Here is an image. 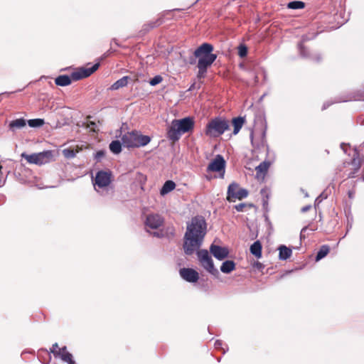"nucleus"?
<instances>
[{"label": "nucleus", "instance_id": "f257e3e1", "mask_svg": "<svg viewBox=\"0 0 364 364\" xmlns=\"http://www.w3.org/2000/svg\"><path fill=\"white\" fill-rule=\"evenodd\" d=\"M206 233V223L202 217H195L187 226L183 249L186 255H192L200 247Z\"/></svg>", "mask_w": 364, "mask_h": 364}, {"label": "nucleus", "instance_id": "f03ea898", "mask_svg": "<svg viewBox=\"0 0 364 364\" xmlns=\"http://www.w3.org/2000/svg\"><path fill=\"white\" fill-rule=\"evenodd\" d=\"M213 46L208 43H204L198 47L194 51V56L198 59L197 68L198 69L197 77L204 78L208 68L215 62L217 55L213 53Z\"/></svg>", "mask_w": 364, "mask_h": 364}, {"label": "nucleus", "instance_id": "7ed1b4c3", "mask_svg": "<svg viewBox=\"0 0 364 364\" xmlns=\"http://www.w3.org/2000/svg\"><path fill=\"white\" fill-rule=\"evenodd\" d=\"M99 66L100 63H97L90 68H80L72 73L70 76L65 75L58 76L55 78V82L59 86L69 85L72 82V80L77 81L90 76L99 68Z\"/></svg>", "mask_w": 364, "mask_h": 364}, {"label": "nucleus", "instance_id": "20e7f679", "mask_svg": "<svg viewBox=\"0 0 364 364\" xmlns=\"http://www.w3.org/2000/svg\"><path fill=\"white\" fill-rule=\"evenodd\" d=\"M194 127V122L190 117L174 119L168 130V136L173 141L178 140L182 134L188 132Z\"/></svg>", "mask_w": 364, "mask_h": 364}, {"label": "nucleus", "instance_id": "39448f33", "mask_svg": "<svg viewBox=\"0 0 364 364\" xmlns=\"http://www.w3.org/2000/svg\"><path fill=\"white\" fill-rule=\"evenodd\" d=\"M122 144L128 148L144 146L148 144L151 138L149 136L142 135L138 131L127 132L122 136Z\"/></svg>", "mask_w": 364, "mask_h": 364}, {"label": "nucleus", "instance_id": "423d86ee", "mask_svg": "<svg viewBox=\"0 0 364 364\" xmlns=\"http://www.w3.org/2000/svg\"><path fill=\"white\" fill-rule=\"evenodd\" d=\"M229 128L228 122L225 119L216 117L211 119L205 128V135L210 138L218 137Z\"/></svg>", "mask_w": 364, "mask_h": 364}, {"label": "nucleus", "instance_id": "0eeeda50", "mask_svg": "<svg viewBox=\"0 0 364 364\" xmlns=\"http://www.w3.org/2000/svg\"><path fill=\"white\" fill-rule=\"evenodd\" d=\"M21 156L22 158H24L28 164L38 166H41L55 160L54 151L51 150L32 154L22 153Z\"/></svg>", "mask_w": 364, "mask_h": 364}, {"label": "nucleus", "instance_id": "6e6552de", "mask_svg": "<svg viewBox=\"0 0 364 364\" xmlns=\"http://www.w3.org/2000/svg\"><path fill=\"white\" fill-rule=\"evenodd\" d=\"M197 256L200 265L210 274L217 275L218 269L215 267L213 261L206 250H200L197 252Z\"/></svg>", "mask_w": 364, "mask_h": 364}, {"label": "nucleus", "instance_id": "1a4fd4ad", "mask_svg": "<svg viewBox=\"0 0 364 364\" xmlns=\"http://www.w3.org/2000/svg\"><path fill=\"white\" fill-rule=\"evenodd\" d=\"M113 181V176L110 171H100L97 172L94 179V186L98 191L100 188H105Z\"/></svg>", "mask_w": 364, "mask_h": 364}, {"label": "nucleus", "instance_id": "9d476101", "mask_svg": "<svg viewBox=\"0 0 364 364\" xmlns=\"http://www.w3.org/2000/svg\"><path fill=\"white\" fill-rule=\"evenodd\" d=\"M248 196L247 190L239 188V185L236 183H232L228 188L227 200L229 202H234L235 199L242 200Z\"/></svg>", "mask_w": 364, "mask_h": 364}, {"label": "nucleus", "instance_id": "9b49d317", "mask_svg": "<svg viewBox=\"0 0 364 364\" xmlns=\"http://www.w3.org/2000/svg\"><path fill=\"white\" fill-rule=\"evenodd\" d=\"M225 161L223 157L218 154L215 159L210 162L208 166L207 171L211 172H217L220 178H223L225 175Z\"/></svg>", "mask_w": 364, "mask_h": 364}, {"label": "nucleus", "instance_id": "f8f14e48", "mask_svg": "<svg viewBox=\"0 0 364 364\" xmlns=\"http://www.w3.org/2000/svg\"><path fill=\"white\" fill-rule=\"evenodd\" d=\"M179 274L182 279L190 283L197 282L199 279L198 272L192 268H182Z\"/></svg>", "mask_w": 364, "mask_h": 364}, {"label": "nucleus", "instance_id": "ddd939ff", "mask_svg": "<svg viewBox=\"0 0 364 364\" xmlns=\"http://www.w3.org/2000/svg\"><path fill=\"white\" fill-rule=\"evenodd\" d=\"M210 250L213 256L219 260L224 259L229 255V250L227 247L215 245H212L210 247Z\"/></svg>", "mask_w": 364, "mask_h": 364}, {"label": "nucleus", "instance_id": "4468645a", "mask_svg": "<svg viewBox=\"0 0 364 364\" xmlns=\"http://www.w3.org/2000/svg\"><path fill=\"white\" fill-rule=\"evenodd\" d=\"M270 166L271 162L269 161H264L263 162L260 163L259 165L255 168V178L258 181H263Z\"/></svg>", "mask_w": 364, "mask_h": 364}, {"label": "nucleus", "instance_id": "2eb2a0df", "mask_svg": "<svg viewBox=\"0 0 364 364\" xmlns=\"http://www.w3.org/2000/svg\"><path fill=\"white\" fill-rule=\"evenodd\" d=\"M163 223L162 218L157 214L149 215L146 218V225L151 229H156L161 225Z\"/></svg>", "mask_w": 364, "mask_h": 364}, {"label": "nucleus", "instance_id": "dca6fc26", "mask_svg": "<svg viewBox=\"0 0 364 364\" xmlns=\"http://www.w3.org/2000/svg\"><path fill=\"white\" fill-rule=\"evenodd\" d=\"M57 357H60L63 361L69 364H75V361L73 360V355L67 350L66 347L59 348L58 355Z\"/></svg>", "mask_w": 364, "mask_h": 364}, {"label": "nucleus", "instance_id": "f3484780", "mask_svg": "<svg viewBox=\"0 0 364 364\" xmlns=\"http://www.w3.org/2000/svg\"><path fill=\"white\" fill-rule=\"evenodd\" d=\"M262 248L261 242L257 240L250 246V250L256 258L259 259L262 257Z\"/></svg>", "mask_w": 364, "mask_h": 364}, {"label": "nucleus", "instance_id": "a211bd4d", "mask_svg": "<svg viewBox=\"0 0 364 364\" xmlns=\"http://www.w3.org/2000/svg\"><path fill=\"white\" fill-rule=\"evenodd\" d=\"M235 269V263L232 260H226L223 262L220 271L225 274H229Z\"/></svg>", "mask_w": 364, "mask_h": 364}, {"label": "nucleus", "instance_id": "6ab92c4d", "mask_svg": "<svg viewBox=\"0 0 364 364\" xmlns=\"http://www.w3.org/2000/svg\"><path fill=\"white\" fill-rule=\"evenodd\" d=\"M129 80V77L124 76L119 80H117L114 84L110 87V90H117L121 87H124L127 85L128 80Z\"/></svg>", "mask_w": 364, "mask_h": 364}, {"label": "nucleus", "instance_id": "aec40b11", "mask_svg": "<svg viewBox=\"0 0 364 364\" xmlns=\"http://www.w3.org/2000/svg\"><path fill=\"white\" fill-rule=\"evenodd\" d=\"M26 120L24 119L20 118L15 120L11 121L9 123V129L12 131H15L18 129H21L26 126Z\"/></svg>", "mask_w": 364, "mask_h": 364}, {"label": "nucleus", "instance_id": "412c9836", "mask_svg": "<svg viewBox=\"0 0 364 364\" xmlns=\"http://www.w3.org/2000/svg\"><path fill=\"white\" fill-rule=\"evenodd\" d=\"M176 188V183L173 181H167L164 183V186H162L161 191H160V194L161 196H164L167 193H168L169 192L172 191L173 190H174Z\"/></svg>", "mask_w": 364, "mask_h": 364}, {"label": "nucleus", "instance_id": "4be33fe9", "mask_svg": "<svg viewBox=\"0 0 364 364\" xmlns=\"http://www.w3.org/2000/svg\"><path fill=\"white\" fill-rule=\"evenodd\" d=\"M245 122V118L241 117H236L232 119V123L234 127V130H233L234 134H237L240 132V130L242 128V127L243 126Z\"/></svg>", "mask_w": 364, "mask_h": 364}, {"label": "nucleus", "instance_id": "5701e85b", "mask_svg": "<svg viewBox=\"0 0 364 364\" xmlns=\"http://www.w3.org/2000/svg\"><path fill=\"white\" fill-rule=\"evenodd\" d=\"M279 257L282 260H285V259L289 258L292 253L291 250L287 247L284 245H281L279 248Z\"/></svg>", "mask_w": 364, "mask_h": 364}, {"label": "nucleus", "instance_id": "b1692460", "mask_svg": "<svg viewBox=\"0 0 364 364\" xmlns=\"http://www.w3.org/2000/svg\"><path fill=\"white\" fill-rule=\"evenodd\" d=\"M330 248L328 245L321 246L318 252H317L316 260L318 261L325 257L328 254Z\"/></svg>", "mask_w": 364, "mask_h": 364}, {"label": "nucleus", "instance_id": "393cba45", "mask_svg": "<svg viewBox=\"0 0 364 364\" xmlns=\"http://www.w3.org/2000/svg\"><path fill=\"white\" fill-rule=\"evenodd\" d=\"M109 149L114 154H119L122 151V144L119 141H113L109 144Z\"/></svg>", "mask_w": 364, "mask_h": 364}, {"label": "nucleus", "instance_id": "a878e982", "mask_svg": "<svg viewBox=\"0 0 364 364\" xmlns=\"http://www.w3.org/2000/svg\"><path fill=\"white\" fill-rule=\"evenodd\" d=\"M305 4L301 1H294L288 4V8L291 9H304Z\"/></svg>", "mask_w": 364, "mask_h": 364}, {"label": "nucleus", "instance_id": "bb28decb", "mask_svg": "<svg viewBox=\"0 0 364 364\" xmlns=\"http://www.w3.org/2000/svg\"><path fill=\"white\" fill-rule=\"evenodd\" d=\"M28 124L31 127H39L44 124V120L42 119H29Z\"/></svg>", "mask_w": 364, "mask_h": 364}, {"label": "nucleus", "instance_id": "cd10ccee", "mask_svg": "<svg viewBox=\"0 0 364 364\" xmlns=\"http://www.w3.org/2000/svg\"><path fill=\"white\" fill-rule=\"evenodd\" d=\"M63 154L65 158H73L76 152L72 149H65L63 150Z\"/></svg>", "mask_w": 364, "mask_h": 364}, {"label": "nucleus", "instance_id": "c85d7f7f", "mask_svg": "<svg viewBox=\"0 0 364 364\" xmlns=\"http://www.w3.org/2000/svg\"><path fill=\"white\" fill-rule=\"evenodd\" d=\"M163 80V78L161 75H156L153 78H151L149 81V84L152 86H155L159 83H161Z\"/></svg>", "mask_w": 364, "mask_h": 364}, {"label": "nucleus", "instance_id": "c756f323", "mask_svg": "<svg viewBox=\"0 0 364 364\" xmlns=\"http://www.w3.org/2000/svg\"><path fill=\"white\" fill-rule=\"evenodd\" d=\"M247 206L251 208V207H252V204H247V203H240L238 205H236L235 206V208L238 212H242V211H244L245 208H246Z\"/></svg>", "mask_w": 364, "mask_h": 364}, {"label": "nucleus", "instance_id": "7c9ffc66", "mask_svg": "<svg viewBox=\"0 0 364 364\" xmlns=\"http://www.w3.org/2000/svg\"><path fill=\"white\" fill-rule=\"evenodd\" d=\"M247 49L245 46H240L238 48V54L240 57L243 58L247 55Z\"/></svg>", "mask_w": 364, "mask_h": 364}, {"label": "nucleus", "instance_id": "2f4dec72", "mask_svg": "<svg viewBox=\"0 0 364 364\" xmlns=\"http://www.w3.org/2000/svg\"><path fill=\"white\" fill-rule=\"evenodd\" d=\"M59 348H60L58 343H55L53 345L52 348H50V353H53V355L57 357L58 355V350Z\"/></svg>", "mask_w": 364, "mask_h": 364}, {"label": "nucleus", "instance_id": "473e14b6", "mask_svg": "<svg viewBox=\"0 0 364 364\" xmlns=\"http://www.w3.org/2000/svg\"><path fill=\"white\" fill-rule=\"evenodd\" d=\"M137 179L140 181L142 185H144L146 181V177L141 173H137Z\"/></svg>", "mask_w": 364, "mask_h": 364}, {"label": "nucleus", "instance_id": "72a5a7b5", "mask_svg": "<svg viewBox=\"0 0 364 364\" xmlns=\"http://www.w3.org/2000/svg\"><path fill=\"white\" fill-rule=\"evenodd\" d=\"M254 267L259 269H261L263 268V264L262 263H260L259 262H256L255 264H254Z\"/></svg>", "mask_w": 364, "mask_h": 364}, {"label": "nucleus", "instance_id": "f704fd0d", "mask_svg": "<svg viewBox=\"0 0 364 364\" xmlns=\"http://www.w3.org/2000/svg\"><path fill=\"white\" fill-rule=\"evenodd\" d=\"M103 156H104V152L102 151H100L97 152L95 157L97 159H100V158L102 157Z\"/></svg>", "mask_w": 364, "mask_h": 364}, {"label": "nucleus", "instance_id": "c9c22d12", "mask_svg": "<svg viewBox=\"0 0 364 364\" xmlns=\"http://www.w3.org/2000/svg\"><path fill=\"white\" fill-rule=\"evenodd\" d=\"M43 352H44V353L46 354V355L48 356V359H47L46 360H43V363H48V362H49V360H50L51 357H50V353H49L48 352H47V351H43Z\"/></svg>", "mask_w": 364, "mask_h": 364}, {"label": "nucleus", "instance_id": "e433bc0d", "mask_svg": "<svg viewBox=\"0 0 364 364\" xmlns=\"http://www.w3.org/2000/svg\"><path fill=\"white\" fill-rule=\"evenodd\" d=\"M12 93L14 92H3L0 95V98L3 97L4 96L9 97Z\"/></svg>", "mask_w": 364, "mask_h": 364}, {"label": "nucleus", "instance_id": "4c0bfd02", "mask_svg": "<svg viewBox=\"0 0 364 364\" xmlns=\"http://www.w3.org/2000/svg\"><path fill=\"white\" fill-rule=\"evenodd\" d=\"M309 208H310L309 206L304 207L302 208V211L303 212H306V211H307L309 209Z\"/></svg>", "mask_w": 364, "mask_h": 364}, {"label": "nucleus", "instance_id": "58836bf2", "mask_svg": "<svg viewBox=\"0 0 364 364\" xmlns=\"http://www.w3.org/2000/svg\"><path fill=\"white\" fill-rule=\"evenodd\" d=\"M357 100H364V95L360 96V97H359Z\"/></svg>", "mask_w": 364, "mask_h": 364}, {"label": "nucleus", "instance_id": "ea45409f", "mask_svg": "<svg viewBox=\"0 0 364 364\" xmlns=\"http://www.w3.org/2000/svg\"><path fill=\"white\" fill-rule=\"evenodd\" d=\"M308 229V227H305L302 229V231H306Z\"/></svg>", "mask_w": 364, "mask_h": 364}]
</instances>
